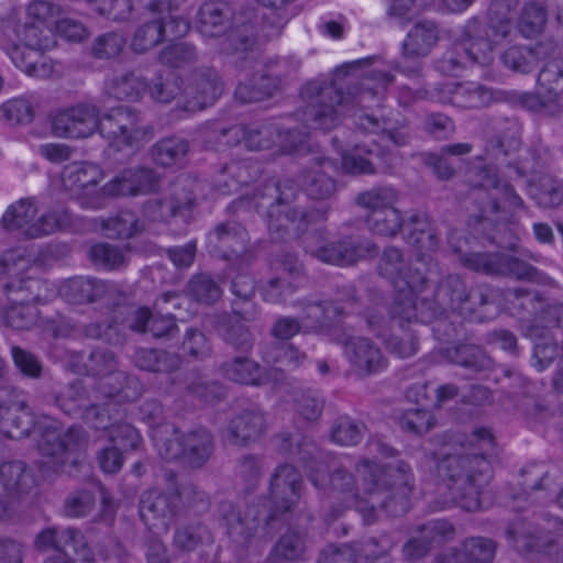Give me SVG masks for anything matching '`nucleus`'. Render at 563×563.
Instances as JSON below:
<instances>
[{
  "label": "nucleus",
  "mask_w": 563,
  "mask_h": 563,
  "mask_svg": "<svg viewBox=\"0 0 563 563\" xmlns=\"http://www.w3.org/2000/svg\"><path fill=\"white\" fill-rule=\"evenodd\" d=\"M360 485L345 468L339 467L328 474L327 482L332 490L346 494L347 499L356 500L360 492L367 496L368 512L364 514L366 523L376 520V510L383 509L391 516L407 512L409 500L408 492L412 481L411 468L404 461L387 463L383 466L369 460H363L356 467Z\"/></svg>",
  "instance_id": "1"
},
{
  "label": "nucleus",
  "mask_w": 563,
  "mask_h": 563,
  "mask_svg": "<svg viewBox=\"0 0 563 563\" xmlns=\"http://www.w3.org/2000/svg\"><path fill=\"white\" fill-rule=\"evenodd\" d=\"M394 81V76L380 69L365 71L361 78H317L300 90L307 102L305 115L313 128L334 129L355 107H364L367 97L382 95Z\"/></svg>",
  "instance_id": "2"
},
{
  "label": "nucleus",
  "mask_w": 563,
  "mask_h": 563,
  "mask_svg": "<svg viewBox=\"0 0 563 563\" xmlns=\"http://www.w3.org/2000/svg\"><path fill=\"white\" fill-rule=\"evenodd\" d=\"M299 189L292 180L268 179L253 192L252 201L260 213L265 214L268 233L276 242L300 238L309 227L324 221L329 209H307L298 205ZM251 203L243 197L234 200L230 208L241 210Z\"/></svg>",
  "instance_id": "3"
},
{
  "label": "nucleus",
  "mask_w": 563,
  "mask_h": 563,
  "mask_svg": "<svg viewBox=\"0 0 563 563\" xmlns=\"http://www.w3.org/2000/svg\"><path fill=\"white\" fill-rule=\"evenodd\" d=\"M438 475L453 500L466 511L483 507L482 487L490 475V462L483 454H446L437 465Z\"/></svg>",
  "instance_id": "4"
},
{
  "label": "nucleus",
  "mask_w": 563,
  "mask_h": 563,
  "mask_svg": "<svg viewBox=\"0 0 563 563\" xmlns=\"http://www.w3.org/2000/svg\"><path fill=\"white\" fill-rule=\"evenodd\" d=\"M221 519L231 542L240 549H247L254 541L272 538L283 526L284 519L269 510L267 500L260 498L244 508L223 504Z\"/></svg>",
  "instance_id": "5"
},
{
  "label": "nucleus",
  "mask_w": 563,
  "mask_h": 563,
  "mask_svg": "<svg viewBox=\"0 0 563 563\" xmlns=\"http://www.w3.org/2000/svg\"><path fill=\"white\" fill-rule=\"evenodd\" d=\"M170 437H163V431L154 433L153 440L158 454L166 461H179L190 468H201L212 457L214 438L209 429L202 426L187 431L172 426Z\"/></svg>",
  "instance_id": "6"
},
{
  "label": "nucleus",
  "mask_w": 563,
  "mask_h": 563,
  "mask_svg": "<svg viewBox=\"0 0 563 563\" xmlns=\"http://www.w3.org/2000/svg\"><path fill=\"white\" fill-rule=\"evenodd\" d=\"M164 478L167 484L166 492L148 489L140 498L141 520L151 530L167 531L180 509L181 499L189 495H203L192 483L178 484L173 471L165 472Z\"/></svg>",
  "instance_id": "7"
},
{
  "label": "nucleus",
  "mask_w": 563,
  "mask_h": 563,
  "mask_svg": "<svg viewBox=\"0 0 563 563\" xmlns=\"http://www.w3.org/2000/svg\"><path fill=\"white\" fill-rule=\"evenodd\" d=\"M553 529L537 528L525 520H517L506 529V536L520 554H544L563 563V521L554 518Z\"/></svg>",
  "instance_id": "8"
},
{
  "label": "nucleus",
  "mask_w": 563,
  "mask_h": 563,
  "mask_svg": "<svg viewBox=\"0 0 563 563\" xmlns=\"http://www.w3.org/2000/svg\"><path fill=\"white\" fill-rule=\"evenodd\" d=\"M37 209L32 198H24L11 205L1 218L7 231H21L29 239H37L62 229L68 219L59 212H48L34 221Z\"/></svg>",
  "instance_id": "9"
},
{
  "label": "nucleus",
  "mask_w": 563,
  "mask_h": 563,
  "mask_svg": "<svg viewBox=\"0 0 563 563\" xmlns=\"http://www.w3.org/2000/svg\"><path fill=\"white\" fill-rule=\"evenodd\" d=\"M249 243L247 230L234 220L217 223L206 238V247L209 254L227 261L236 260L242 264L251 262Z\"/></svg>",
  "instance_id": "10"
},
{
  "label": "nucleus",
  "mask_w": 563,
  "mask_h": 563,
  "mask_svg": "<svg viewBox=\"0 0 563 563\" xmlns=\"http://www.w3.org/2000/svg\"><path fill=\"white\" fill-rule=\"evenodd\" d=\"M100 109L90 102H79L56 112L52 131L57 137L86 139L100 129Z\"/></svg>",
  "instance_id": "11"
},
{
  "label": "nucleus",
  "mask_w": 563,
  "mask_h": 563,
  "mask_svg": "<svg viewBox=\"0 0 563 563\" xmlns=\"http://www.w3.org/2000/svg\"><path fill=\"white\" fill-rule=\"evenodd\" d=\"M344 295L336 300L301 301V323L308 331L320 332L331 327L336 320L347 314L357 301L352 286L345 287Z\"/></svg>",
  "instance_id": "12"
},
{
  "label": "nucleus",
  "mask_w": 563,
  "mask_h": 563,
  "mask_svg": "<svg viewBox=\"0 0 563 563\" xmlns=\"http://www.w3.org/2000/svg\"><path fill=\"white\" fill-rule=\"evenodd\" d=\"M303 247L307 253L319 261L339 266L353 265L357 261L378 252V247L371 241L352 236H344L318 247H313L307 241H303Z\"/></svg>",
  "instance_id": "13"
},
{
  "label": "nucleus",
  "mask_w": 563,
  "mask_h": 563,
  "mask_svg": "<svg viewBox=\"0 0 563 563\" xmlns=\"http://www.w3.org/2000/svg\"><path fill=\"white\" fill-rule=\"evenodd\" d=\"M219 372L230 382L254 387L266 385L277 387L285 380L283 371L275 367L265 368L247 356H235L223 362Z\"/></svg>",
  "instance_id": "14"
},
{
  "label": "nucleus",
  "mask_w": 563,
  "mask_h": 563,
  "mask_svg": "<svg viewBox=\"0 0 563 563\" xmlns=\"http://www.w3.org/2000/svg\"><path fill=\"white\" fill-rule=\"evenodd\" d=\"M301 486V475L292 465L282 464L276 467L269 483V510L284 519L283 517L297 505Z\"/></svg>",
  "instance_id": "15"
},
{
  "label": "nucleus",
  "mask_w": 563,
  "mask_h": 563,
  "mask_svg": "<svg viewBox=\"0 0 563 563\" xmlns=\"http://www.w3.org/2000/svg\"><path fill=\"white\" fill-rule=\"evenodd\" d=\"M437 298L445 308L475 312L477 308L488 303V294L477 287L467 291L461 276L450 274L441 279L437 288Z\"/></svg>",
  "instance_id": "16"
},
{
  "label": "nucleus",
  "mask_w": 563,
  "mask_h": 563,
  "mask_svg": "<svg viewBox=\"0 0 563 563\" xmlns=\"http://www.w3.org/2000/svg\"><path fill=\"white\" fill-rule=\"evenodd\" d=\"M378 272L391 283L394 289L417 288L428 283L426 274L413 264H408L402 252L394 246L384 251L379 260Z\"/></svg>",
  "instance_id": "17"
},
{
  "label": "nucleus",
  "mask_w": 563,
  "mask_h": 563,
  "mask_svg": "<svg viewBox=\"0 0 563 563\" xmlns=\"http://www.w3.org/2000/svg\"><path fill=\"white\" fill-rule=\"evenodd\" d=\"M158 175L151 168H129L107 183L101 190L103 196L111 198L134 197L155 191L158 187Z\"/></svg>",
  "instance_id": "18"
},
{
  "label": "nucleus",
  "mask_w": 563,
  "mask_h": 563,
  "mask_svg": "<svg viewBox=\"0 0 563 563\" xmlns=\"http://www.w3.org/2000/svg\"><path fill=\"white\" fill-rule=\"evenodd\" d=\"M67 545H73L81 563H93V555L84 541L78 529L64 527H47L40 531L34 539V549L38 552H64Z\"/></svg>",
  "instance_id": "19"
},
{
  "label": "nucleus",
  "mask_w": 563,
  "mask_h": 563,
  "mask_svg": "<svg viewBox=\"0 0 563 563\" xmlns=\"http://www.w3.org/2000/svg\"><path fill=\"white\" fill-rule=\"evenodd\" d=\"M342 344L351 367L361 377L379 373L387 365L383 352L369 339L347 336Z\"/></svg>",
  "instance_id": "20"
},
{
  "label": "nucleus",
  "mask_w": 563,
  "mask_h": 563,
  "mask_svg": "<svg viewBox=\"0 0 563 563\" xmlns=\"http://www.w3.org/2000/svg\"><path fill=\"white\" fill-rule=\"evenodd\" d=\"M223 92V82L218 73L210 67H201L191 74L184 88L187 98L186 109L202 110L212 104Z\"/></svg>",
  "instance_id": "21"
},
{
  "label": "nucleus",
  "mask_w": 563,
  "mask_h": 563,
  "mask_svg": "<svg viewBox=\"0 0 563 563\" xmlns=\"http://www.w3.org/2000/svg\"><path fill=\"white\" fill-rule=\"evenodd\" d=\"M266 430V419L257 408L244 409L236 413L228 423L224 437L236 446H246L257 441Z\"/></svg>",
  "instance_id": "22"
},
{
  "label": "nucleus",
  "mask_w": 563,
  "mask_h": 563,
  "mask_svg": "<svg viewBox=\"0 0 563 563\" xmlns=\"http://www.w3.org/2000/svg\"><path fill=\"white\" fill-rule=\"evenodd\" d=\"M108 120L114 122L115 126L104 124L107 136L120 140L126 145L143 140L148 130L143 125L141 113L130 107H118L108 112Z\"/></svg>",
  "instance_id": "23"
},
{
  "label": "nucleus",
  "mask_w": 563,
  "mask_h": 563,
  "mask_svg": "<svg viewBox=\"0 0 563 563\" xmlns=\"http://www.w3.org/2000/svg\"><path fill=\"white\" fill-rule=\"evenodd\" d=\"M333 163L325 157H314L313 165L303 169L300 184L305 192L313 200H328L336 191V181L327 172L333 169Z\"/></svg>",
  "instance_id": "24"
},
{
  "label": "nucleus",
  "mask_w": 563,
  "mask_h": 563,
  "mask_svg": "<svg viewBox=\"0 0 563 563\" xmlns=\"http://www.w3.org/2000/svg\"><path fill=\"white\" fill-rule=\"evenodd\" d=\"M261 172V165L253 158L231 159L220 167L216 187L222 194L236 191L256 180Z\"/></svg>",
  "instance_id": "25"
},
{
  "label": "nucleus",
  "mask_w": 563,
  "mask_h": 563,
  "mask_svg": "<svg viewBox=\"0 0 563 563\" xmlns=\"http://www.w3.org/2000/svg\"><path fill=\"white\" fill-rule=\"evenodd\" d=\"M146 9L154 18L140 25L131 41L132 51L139 54L145 53L164 41L165 27L162 14L169 10V5L164 0H152Z\"/></svg>",
  "instance_id": "26"
},
{
  "label": "nucleus",
  "mask_w": 563,
  "mask_h": 563,
  "mask_svg": "<svg viewBox=\"0 0 563 563\" xmlns=\"http://www.w3.org/2000/svg\"><path fill=\"white\" fill-rule=\"evenodd\" d=\"M69 368L79 375L99 377V380L118 367V356L108 349H95L88 354L73 352L68 358Z\"/></svg>",
  "instance_id": "27"
},
{
  "label": "nucleus",
  "mask_w": 563,
  "mask_h": 563,
  "mask_svg": "<svg viewBox=\"0 0 563 563\" xmlns=\"http://www.w3.org/2000/svg\"><path fill=\"white\" fill-rule=\"evenodd\" d=\"M10 303H42L54 295L48 283L32 276H16L4 285Z\"/></svg>",
  "instance_id": "28"
},
{
  "label": "nucleus",
  "mask_w": 563,
  "mask_h": 563,
  "mask_svg": "<svg viewBox=\"0 0 563 563\" xmlns=\"http://www.w3.org/2000/svg\"><path fill=\"white\" fill-rule=\"evenodd\" d=\"M230 290L234 296L231 302L232 312L242 321L258 320L261 308L253 300L256 292L254 279L246 273H239L232 278Z\"/></svg>",
  "instance_id": "29"
},
{
  "label": "nucleus",
  "mask_w": 563,
  "mask_h": 563,
  "mask_svg": "<svg viewBox=\"0 0 563 563\" xmlns=\"http://www.w3.org/2000/svg\"><path fill=\"white\" fill-rule=\"evenodd\" d=\"M233 10L222 0L206 1L197 14L198 31L207 37L223 35L232 24Z\"/></svg>",
  "instance_id": "30"
},
{
  "label": "nucleus",
  "mask_w": 563,
  "mask_h": 563,
  "mask_svg": "<svg viewBox=\"0 0 563 563\" xmlns=\"http://www.w3.org/2000/svg\"><path fill=\"white\" fill-rule=\"evenodd\" d=\"M489 24L471 21L465 30V55L475 64L489 66L493 62V43L489 40Z\"/></svg>",
  "instance_id": "31"
},
{
  "label": "nucleus",
  "mask_w": 563,
  "mask_h": 563,
  "mask_svg": "<svg viewBox=\"0 0 563 563\" xmlns=\"http://www.w3.org/2000/svg\"><path fill=\"white\" fill-rule=\"evenodd\" d=\"M111 288V285L102 280L74 277L64 283L60 294L70 303L81 305L103 299Z\"/></svg>",
  "instance_id": "32"
},
{
  "label": "nucleus",
  "mask_w": 563,
  "mask_h": 563,
  "mask_svg": "<svg viewBox=\"0 0 563 563\" xmlns=\"http://www.w3.org/2000/svg\"><path fill=\"white\" fill-rule=\"evenodd\" d=\"M448 97H442L443 102L452 103L463 109H479L489 106L493 92L485 86L476 82H459L446 86Z\"/></svg>",
  "instance_id": "33"
},
{
  "label": "nucleus",
  "mask_w": 563,
  "mask_h": 563,
  "mask_svg": "<svg viewBox=\"0 0 563 563\" xmlns=\"http://www.w3.org/2000/svg\"><path fill=\"white\" fill-rule=\"evenodd\" d=\"M495 222L496 225L519 224L520 211L526 209L521 197L515 191L508 183H500L495 178Z\"/></svg>",
  "instance_id": "34"
},
{
  "label": "nucleus",
  "mask_w": 563,
  "mask_h": 563,
  "mask_svg": "<svg viewBox=\"0 0 563 563\" xmlns=\"http://www.w3.org/2000/svg\"><path fill=\"white\" fill-rule=\"evenodd\" d=\"M291 457L308 467L309 478L317 488L323 487L328 478V468L323 462V453L312 439L306 435L299 437L296 440V449Z\"/></svg>",
  "instance_id": "35"
},
{
  "label": "nucleus",
  "mask_w": 563,
  "mask_h": 563,
  "mask_svg": "<svg viewBox=\"0 0 563 563\" xmlns=\"http://www.w3.org/2000/svg\"><path fill=\"white\" fill-rule=\"evenodd\" d=\"M473 150L471 143H453L443 145L439 152L429 153L426 156V164L430 166L437 177L442 180H449L456 174V164L454 158H460L470 154Z\"/></svg>",
  "instance_id": "36"
},
{
  "label": "nucleus",
  "mask_w": 563,
  "mask_h": 563,
  "mask_svg": "<svg viewBox=\"0 0 563 563\" xmlns=\"http://www.w3.org/2000/svg\"><path fill=\"white\" fill-rule=\"evenodd\" d=\"M147 80L139 73L129 70L114 75L106 82V92L118 100L137 101L146 92Z\"/></svg>",
  "instance_id": "37"
},
{
  "label": "nucleus",
  "mask_w": 563,
  "mask_h": 563,
  "mask_svg": "<svg viewBox=\"0 0 563 563\" xmlns=\"http://www.w3.org/2000/svg\"><path fill=\"white\" fill-rule=\"evenodd\" d=\"M102 177V170L97 165L87 162L70 163L62 172L64 187L74 194L96 187Z\"/></svg>",
  "instance_id": "38"
},
{
  "label": "nucleus",
  "mask_w": 563,
  "mask_h": 563,
  "mask_svg": "<svg viewBox=\"0 0 563 563\" xmlns=\"http://www.w3.org/2000/svg\"><path fill=\"white\" fill-rule=\"evenodd\" d=\"M438 40V29L433 22H418L404 41V55L410 58L424 57L431 52Z\"/></svg>",
  "instance_id": "39"
},
{
  "label": "nucleus",
  "mask_w": 563,
  "mask_h": 563,
  "mask_svg": "<svg viewBox=\"0 0 563 563\" xmlns=\"http://www.w3.org/2000/svg\"><path fill=\"white\" fill-rule=\"evenodd\" d=\"M379 147L372 145L356 144L351 152L342 155V168L351 175H373L377 173V161H379Z\"/></svg>",
  "instance_id": "40"
},
{
  "label": "nucleus",
  "mask_w": 563,
  "mask_h": 563,
  "mask_svg": "<svg viewBox=\"0 0 563 563\" xmlns=\"http://www.w3.org/2000/svg\"><path fill=\"white\" fill-rule=\"evenodd\" d=\"M407 230L406 240L408 244L418 247L420 251H434L439 243V236L431 228L429 216L423 212H413L404 222Z\"/></svg>",
  "instance_id": "41"
},
{
  "label": "nucleus",
  "mask_w": 563,
  "mask_h": 563,
  "mask_svg": "<svg viewBox=\"0 0 563 563\" xmlns=\"http://www.w3.org/2000/svg\"><path fill=\"white\" fill-rule=\"evenodd\" d=\"M0 482L12 495L21 496L35 486V477L23 461H10L0 465Z\"/></svg>",
  "instance_id": "42"
},
{
  "label": "nucleus",
  "mask_w": 563,
  "mask_h": 563,
  "mask_svg": "<svg viewBox=\"0 0 563 563\" xmlns=\"http://www.w3.org/2000/svg\"><path fill=\"white\" fill-rule=\"evenodd\" d=\"M492 559V542L478 537L466 540L461 550L452 551L439 558V563H488Z\"/></svg>",
  "instance_id": "43"
},
{
  "label": "nucleus",
  "mask_w": 563,
  "mask_h": 563,
  "mask_svg": "<svg viewBox=\"0 0 563 563\" xmlns=\"http://www.w3.org/2000/svg\"><path fill=\"white\" fill-rule=\"evenodd\" d=\"M189 142L180 136L161 139L152 147L153 159L161 166L170 167L181 165L189 153Z\"/></svg>",
  "instance_id": "44"
},
{
  "label": "nucleus",
  "mask_w": 563,
  "mask_h": 563,
  "mask_svg": "<svg viewBox=\"0 0 563 563\" xmlns=\"http://www.w3.org/2000/svg\"><path fill=\"white\" fill-rule=\"evenodd\" d=\"M424 287L426 285L417 288L395 289V297L389 312L391 321L399 328H404L405 323L417 321V299Z\"/></svg>",
  "instance_id": "45"
},
{
  "label": "nucleus",
  "mask_w": 563,
  "mask_h": 563,
  "mask_svg": "<svg viewBox=\"0 0 563 563\" xmlns=\"http://www.w3.org/2000/svg\"><path fill=\"white\" fill-rule=\"evenodd\" d=\"M136 386V379L118 367L99 380V388L103 396L118 398L119 401L133 400L137 394Z\"/></svg>",
  "instance_id": "46"
},
{
  "label": "nucleus",
  "mask_w": 563,
  "mask_h": 563,
  "mask_svg": "<svg viewBox=\"0 0 563 563\" xmlns=\"http://www.w3.org/2000/svg\"><path fill=\"white\" fill-rule=\"evenodd\" d=\"M84 334L88 339L100 340L113 346L123 345L128 339V333L118 312L104 321L86 324L84 327Z\"/></svg>",
  "instance_id": "47"
},
{
  "label": "nucleus",
  "mask_w": 563,
  "mask_h": 563,
  "mask_svg": "<svg viewBox=\"0 0 563 563\" xmlns=\"http://www.w3.org/2000/svg\"><path fill=\"white\" fill-rule=\"evenodd\" d=\"M54 404L67 416L77 418L90 402L88 389L81 379L68 383L53 398Z\"/></svg>",
  "instance_id": "48"
},
{
  "label": "nucleus",
  "mask_w": 563,
  "mask_h": 563,
  "mask_svg": "<svg viewBox=\"0 0 563 563\" xmlns=\"http://www.w3.org/2000/svg\"><path fill=\"white\" fill-rule=\"evenodd\" d=\"M505 275L519 280L540 282L542 274L532 265L517 256L495 253V275Z\"/></svg>",
  "instance_id": "49"
},
{
  "label": "nucleus",
  "mask_w": 563,
  "mask_h": 563,
  "mask_svg": "<svg viewBox=\"0 0 563 563\" xmlns=\"http://www.w3.org/2000/svg\"><path fill=\"white\" fill-rule=\"evenodd\" d=\"M290 75V66L286 60L269 62L264 68L253 76L263 95V100L278 91Z\"/></svg>",
  "instance_id": "50"
},
{
  "label": "nucleus",
  "mask_w": 563,
  "mask_h": 563,
  "mask_svg": "<svg viewBox=\"0 0 563 563\" xmlns=\"http://www.w3.org/2000/svg\"><path fill=\"white\" fill-rule=\"evenodd\" d=\"M5 51L14 65L29 76L46 77L52 73V66L38 51L23 46H13Z\"/></svg>",
  "instance_id": "51"
},
{
  "label": "nucleus",
  "mask_w": 563,
  "mask_h": 563,
  "mask_svg": "<svg viewBox=\"0 0 563 563\" xmlns=\"http://www.w3.org/2000/svg\"><path fill=\"white\" fill-rule=\"evenodd\" d=\"M399 200V192L393 186H375L358 192L354 202L356 206L374 212L377 210L394 208Z\"/></svg>",
  "instance_id": "52"
},
{
  "label": "nucleus",
  "mask_w": 563,
  "mask_h": 563,
  "mask_svg": "<svg viewBox=\"0 0 563 563\" xmlns=\"http://www.w3.org/2000/svg\"><path fill=\"white\" fill-rule=\"evenodd\" d=\"M87 442L86 432L80 427H70L63 433L64 457L58 460L60 473L73 475L78 470L80 461L75 454Z\"/></svg>",
  "instance_id": "53"
},
{
  "label": "nucleus",
  "mask_w": 563,
  "mask_h": 563,
  "mask_svg": "<svg viewBox=\"0 0 563 563\" xmlns=\"http://www.w3.org/2000/svg\"><path fill=\"white\" fill-rule=\"evenodd\" d=\"M307 550V539L303 532L289 529L276 542L271 554L284 561H299Z\"/></svg>",
  "instance_id": "54"
},
{
  "label": "nucleus",
  "mask_w": 563,
  "mask_h": 563,
  "mask_svg": "<svg viewBox=\"0 0 563 563\" xmlns=\"http://www.w3.org/2000/svg\"><path fill=\"white\" fill-rule=\"evenodd\" d=\"M181 84V78L174 71L157 73L152 82H148L146 92L156 102L169 103L184 93Z\"/></svg>",
  "instance_id": "55"
},
{
  "label": "nucleus",
  "mask_w": 563,
  "mask_h": 563,
  "mask_svg": "<svg viewBox=\"0 0 563 563\" xmlns=\"http://www.w3.org/2000/svg\"><path fill=\"white\" fill-rule=\"evenodd\" d=\"M366 224L371 232L382 236H395L404 227V220L400 211L394 207L374 212L366 216Z\"/></svg>",
  "instance_id": "56"
},
{
  "label": "nucleus",
  "mask_w": 563,
  "mask_h": 563,
  "mask_svg": "<svg viewBox=\"0 0 563 563\" xmlns=\"http://www.w3.org/2000/svg\"><path fill=\"white\" fill-rule=\"evenodd\" d=\"M244 144L251 151L269 150L277 143L278 124L262 122L244 125Z\"/></svg>",
  "instance_id": "57"
},
{
  "label": "nucleus",
  "mask_w": 563,
  "mask_h": 563,
  "mask_svg": "<svg viewBox=\"0 0 563 563\" xmlns=\"http://www.w3.org/2000/svg\"><path fill=\"white\" fill-rule=\"evenodd\" d=\"M223 341L236 351L250 352L254 344V336L250 329L240 320H232L229 316L223 317L221 325Z\"/></svg>",
  "instance_id": "58"
},
{
  "label": "nucleus",
  "mask_w": 563,
  "mask_h": 563,
  "mask_svg": "<svg viewBox=\"0 0 563 563\" xmlns=\"http://www.w3.org/2000/svg\"><path fill=\"white\" fill-rule=\"evenodd\" d=\"M173 542L177 550L191 552L199 545L211 542V536L205 526L188 523L176 528Z\"/></svg>",
  "instance_id": "59"
},
{
  "label": "nucleus",
  "mask_w": 563,
  "mask_h": 563,
  "mask_svg": "<svg viewBox=\"0 0 563 563\" xmlns=\"http://www.w3.org/2000/svg\"><path fill=\"white\" fill-rule=\"evenodd\" d=\"M548 21L545 7L537 1L527 3L520 14L518 22L519 32L526 37H533L540 34Z\"/></svg>",
  "instance_id": "60"
},
{
  "label": "nucleus",
  "mask_w": 563,
  "mask_h": 563,
  "mask_svg": "<svg viewBox=\"0 0 563 563\" xmlns=\"http://www.w3.org/2000/svg\"><path fill=\"white\" fill-rule=\"evenodd\" d=\"M450 360L467 369L482 372L489 365V356L481 346L474 344H461L449 351Z\"/></svg>",
  "instance_id": "61"
},
{
  "label": "nucleus",
  "mask_w": 563,
  "mask_h": 563,
  "mask_svg": "<svg viewBox=\"0 0 563 563\" xmlns=\"http://www.w3.org/2000/svg\"><path fill=\"white\" fill-rule=\"evenodd\" d=\"M89 257L95 265L106 269H118L128 263L124 250L109 243L92 245L89 250Z\"/></svg>",
  "instance_id": "62"
},
{
  "label": "nucleus",
  "mask_w": 563,
  "mask_h": 563,
  "mask_svg": "<svg viewBox=\"0 0 563 563\" xmlns=\"http://www.w3.org/2000/svg\"><path fill=\"white\" fill-rule=\"evenodd\" d=\"M36 303H10L4 311V322L8 327L23 331L31 329L37 321L40 311Z\"/></svg>",
  "instance_id": "63"
},
{
  "label": "nucleus",
  "mask_w": 563,
  "mask_h": 563,
  "mask_svg": "<svg viewBox=\"0 0 563 563\" xmlns=\"http://www.w3.org/2000/svg\"><path fill=\"white\" fill-rule=\"evenodd\" d=\"M500 60L505 67L520 74H529L538 66L529 46H510L500 55Z\"/></svg>",
  "instance_id": "64"
}]
</instances>
